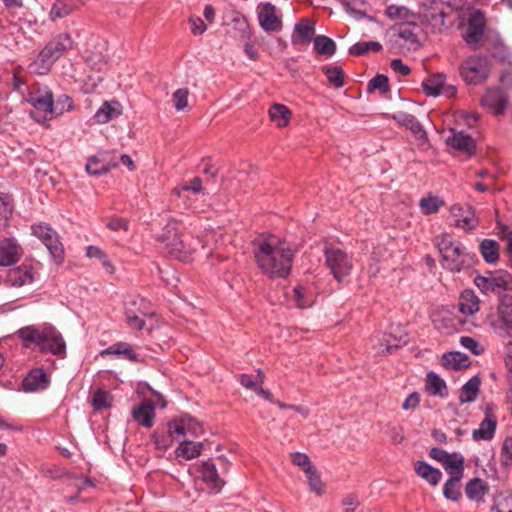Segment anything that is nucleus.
Returning a JSON list of instances; mask_svg holds the SVG:
<instances>
[{
  "label": "nucleus",
  "instance_id": "obj_1",
  "mask_svg": "<svg viewBox=\"0 0 512 512\" xmlns=\"http://www.w3.org/2000/svg\"><path fill=\"white\" fill-rule=\"evenodd\" d=\"M253 254L259 270L269 279L286 278L291 273L294 253L289 244L275 235L256 238Z\"/></svg>",
  "mask_w": 512,
  "mask_h": 512
},
{
  "label": "nucleus",
  "instance_id": "obj_2",
  "mask_svg": "<svg viewBox=\"0 0 512 512\" xmlns=\"http://www.w3.org/2000/svg\"><path fill=\"white\" fill-rule=\"evenodd\" d=\"M16 334L25 348L37 347L42 353L58 358L66 357V342L61 332L52 324L28 325L20 328Z\"/></svg>",
  "mask_w": 512,
  "mask_h": 512
},
{
  "label": "nucleus",
  "instance_id": "obj_3",
  "mask_svg": "<svg viewBox=\"0 0 512 512\" xmlns=\"http://www.w3.org/2000/svg\"><path fill=\"white\" fill-rule=\"evenodd\" d=\"M76 43L68 32H60L54 35L39 51L28 69L35 75H47L53 65L66 53L75 47Z\"/></svg>",
  "mask_w": 512,
  "mask_h": 512
},
{
  "label": "nucleus",
  "instance_id": "obj_4",
  "mask_svg": "<svg viewBox=\"0 0 512 512\" xmlns=\"http://www.w3.org/2000/svg\"><path fill=\"white\" fill-rule=\"evenodd\" d=\"M437 247L441 254L442 267L450 272L458 273L474 262V255L461 242L453 241L449 235L438 237Z\"/></svg>",
  "mask_w": 512,
  "mask_h": 512
},
{
  "label": "nucleus",
  "instance_id": "obj_5",
  "mask_svg": "<svg viewBox=\"0 0 512 512\" xmlns=\"http://www.w3.org/2000/svg\"><path fill=\"white\" fill-rule=\"evenodd\" d=\"M452 7L442 0H423L419 9V17L423 24L429 26L434 33H443L451 25Z\"/></svg>",
  "mask_w": 512,
  "mask_h": 512
},
{
  "label": "nucleus",
  "instance_id": "obj_6",
  "mask_svg": "<svg viewBox=\"0 0 512 512\" xmlns=\"http://www.w3.org/2000/svg\"><path fill=\"white\" fill-rule=\"evenodd\" d=\"M182 225L183 224L176 219H169L159 234L158 240L165 245L167 252L172 257L183 262H189L192 260L195 247L186 244L181 239L180 230Z\"/></svg>",
  "mask_w": 512,
  "mask_h": 512
},
{
  "label": "nucleus",
  "instance_id": "obj_7",
  "mask_svg": "<svg viewBox=\"0 0 512 512\" xmlns=\"http://www.w3.org/2000/svg\"><path fill=\"white\" fill-rule=\"evenodd\" d=\"M124 314L127 325L136 330H142L145 319L155 315L151 303L139 295H129L124 300Z\"/></svg>",
  "mask_w": 512,
  "mask_h": 512
},
{
  "label": "nucleus",
  "instance_id": "obj_8",
  "mask_svg": "<svg viewBox=\"0 0 512 512\" xmlns=\"http://www.w3.org/2000/svg\"><path fill=\"white\" fill-rule=\"evenodd\" d=\"M323 254L325 265L338 283H342L351 275L353 260L344 250L334 246H325Z\"/></svg>",
  "mask_w": 512,
  "mask_h": 512
},
{
  "label": "nucleus",
  "instance_id": "obj_9",
  "mask_svg": "<svg viewBox=\"0 0 512 512\" xmlns=\"http://www.w3.org/2000/svg\"><path fill=\"white\" fill-rule=\"evenodd\" d=\"M490 74V61L487 56L472 55L460 65V75L469 85L485 82Z\"/></svg>",
  "mask_w": 512,
  "mask_h": 512
},
{
  "label": "nucleus",
  "instance_id": "obj_10",
  "mask_svg": "<svg viewBox=\"0 0 512 512\" xmlns=\"http://www.w3.org/2000/svg\"><path fill=\"white\" fill-rule=\"evenodd\" d=\"M485 15L480 10H475L471 13L467 20L466 31L462 34V38L470 49L476 51L481 48L482 43L485 42Z\"/></svg>",
  "mask_w": 512,
  "mask_h": 512
},
{
  "label": "nucleus",
  "instance_id": "obj_11",
  "mask_svg": "<svg viewBox=\"0 0 512 512\" xmlns=\"http://www.w3.org/2000/svg\"><path fill=\"white\" fill-rule=\"evenodd\" d=\"M397 37L402 41V45L408 50H417L421 46L420 36L422 34L421 26L416 20L407 23H397L394 27Z\"/></svg>",
  "mask_w": 512,
  "mask_h": 512
},
{
  "label": "nucleus",
  "instance_id": "obj_12",
  "mask_svg": "<svg viewBox=\"0 0 512 512\" xmlns=\"http://www.w3.org/2000/svg\"><path fill=\"white\" fill-rule=\"evenodd\" d=\"M37 276V271L31 264L23 263L10 269L7 273L5 283L14 288L32 284Z\"/></svg>",
  "mask_w": 512,
  "mask_h": 512
},
{
  "label": "nucleus",
  "instance_id": "obj_13",
  "mask_svg": "<svg viewBox=\"0 0 512 512\" xmlns=\"http://www.w3.org/2000/svg\"><path fill=\"white\" fill-rule=\"evenodd\" d=\"M485 43L488 44L487 50L493 58L501 62L512 63V51L505 44L498 32L487 29Z\"/></svg>",
  "mask_w": 512,
  "mask_h": 512
},
{
  "label": "nucleus",
  "instance_id": "obj_14",
  "mask_svg": "<svg viewBox=\"0 0 512 512\" xmlns=\"http://www.w3.org/2000/svg\"><path fill=\"white\" fill-rule=\"evenodd\" d=\"M508 97L501 88H489L481 98V105L495 115L503 114L507 106Z\"/></svg>",
  "mask_w": 512,
  "mask_h": 512
},
{
  "label": "nucleus",
  "instance_id": "obj_15",
  "mask_svg": "<svg viewBox=\"0 0 512 512\" xmlns=\"http://www.w3.org/2000/svg\"><path fill=\"white\" fill-rule=\"evenodd\" d=\"M454 218L455 226L465 231L472 230L478 225V219L473 208L469 205L462 206L455 204L450 209Z\"/></svg>",
  "mask_w": 512,
  "mask_h": 512
},
{
  "label": "nucleus",
  "instance_id": "obj_16",
  "mask_svg": "<svg viewBox=\"0 0 512 512\" xmlns=\"http://www.w3.org/2000/svg\"><path fill=\"white\" fill-rule=\"evenodd\" d=\"M196 473L212 490L218 492L224 486L219 477L215 464L211 460L202 461L195 466Z\"/></svg>",
  "mask_w": 512,
  "mask_h": 512
},
{
  "label": "nucleus",
  "instance_id": "obj_17",
  "mask_svg": "<svg viewBox=\"0 0 512 512\" xmlns=\"http://www.w3.org/2000/svg\"><path fill=\"white\" fill-rule=\"evenodd\" d=\"M22 248L15 238L9 237L0 240V266H11L18 262Z\"/></svg>",
  "mask_w": 512,
  "mask_h": 512
},
{
  "label": "nucleus",
  "instance_id": "obj_18",
  "mask_svg": "<svg viewBox=\"0 0 512 512\" xmlns=\"http://www.w3.org/2000/svg\"><path fill=\"white\" fill-rule=\"evenodd\" d=\"M408 342L407 333L400 327L394 332L384 334L378 350L379 354H391L397 349L405 346Z\"/></svg>",
  "mask_w": 512,
  "mask_h": 512
},
{
  "label": "nucleus",
  "instance_id": "obj_19",
  "mask_svg": "<svg viewBox=\"0 0 512 512\" xmlns=\"http://www.w3.org/2000/svg\"><path fill=\"white\" fill-rule=\"evenodd\" d=\"M49 384L47 373L42 368H35L25 376L22 387L25 392H36L47 389Z\"/></svg>",
  "mask_w": 512,
  "mask_h": 512
},
{
  "label": "nucleus",
  "instance_id": "obj_20",
  "mask_svg": "<svg viewBox=\"0 0 512 512\" xmlns=\"http://www.w3.org/2000/svg\"><path fill=\"white\" fill-rule=\"evenodd\" d=\"M27 102L38 111L52 115L53 92L47 86L30 93Z\"/></svg>",
  "mask_w": 512,
  "mask_h": 512
},
{
  "label": "nucleus",
  "instance_id": "obj_21",
  "mask_svg": "<svg viewBox=\"0 0 512 512\" xmlns=\"http://www.w3.org/2000/svg\"><path fill=\"white\" fill-rule=\"evenodd\" d=\"M446 143L451 148L468 155H472L476 149L475 141L470 135L454 129L451 130V134L448 136Z\"/></svg>",
  "mask_w": 512,
  "mask_h": 512
},
{
  "label": "nucleus",
  "instance_id": "obj_22",
  "mask_svg": "<svg viewBox=\"0 0 512 512\" xmlns=\"http://www.w3.org/2000/svg\"><path fill=\"white\" fill-rule=\"evenodd\" d=\"M497 317L504 335L512 332V295H502L497 305Z\"/></svg>",
  "mask_w": 512,
  "mask_h": 512
},
{
  "label": "nucleus",
  "instance_id": "obj_23",
  "mask_svg": "<svg viewBox=\"0 0 512 512\" xmlns=\"http://www.w3.org/2000/svg\"><path fill=\"white\" fill-rule=\"evenodd\" d=\"M392 119H394L400 125L404 126L406 129L410 130L411 133L418 139L423 140L427 138V133L423 125L414 115L399 111L392 115Z\"/></svg>",
  "mask_w": 512,
  "mask_h": 512
},
{
  "label": "nucleus",
  "instance_id": "obj_24",
  "mask_svg": "<svg viewBox=\"0 0 512 512\" xmlns=\"http://www.w3.org/2000/svg\"><path fill=\"white\" fill-rule=\"evenodd\" d=\"M258 21L264 31H276L280 26V20L276 16L275 6L269 2L263 4L258 12Z\"/></svg>",
  "mask_w": 512,
  "mask_h": 512
},
{
  "label": "nucleus",
  "instance_id": "obj_25",
  "mask_svg": "<svg viewBox=\"0 0 512 512\" xmlns=\"http://www.w3.org/2000/svg\"><path fill=\"white\" fill-rule=\"evenodd\" d=\"M132 417L140 426L150 428L155 417V407L152 401L146 400L132 410Z\"/></svg>",
  "mask_w": 512,
  "mask_h": 512
},
{
  "label": "nucleus",
  "instance_id": "obj_26",
  "mask_svg": "<svg viewBox=\"0 0 512 512\" xmlns=\"http://www.w3.org/2000/svg\"><path fill=\"white\" fill-rule=\"evenodd\" d=\"M315 34V23L308 20L302 19L294 26V31L291 36L293 44L308 43L310 42Z\"/></svg>",
  "mask_w": 512,
  "mask_h": 512
},
{
  "label": "nucleus",
  "instance_id": "obj_27",
  "mask_svg": "<svg viewBox=\"0 0 512 512\" xmlns=\"http://www.w3.org/2000/svg\"><path fill=\"white\" fill-rule=\"evenodd\" d=\"M459 311L465 316H472L480 309V300L473 290H464L459 298Z\"/></svg>",
  "mask_w": 512,
  "mask_h": 512
},
{
  "label": "nucleus",
  "instance_id": "obj_28",
  "mask_svg": "<svg viewBox=\"0 0 512 512\" xmlns=\"http://www.w3.org/2000/svg\"><path fill=\"white\" fill-rule=\"evenodd\" d=\"M345 11L354 19L361 20L364 18L372 19L371 5L365 0H343Z\"/></svg>",
  "mask_w": 512,
  "mask_h": 512
},
{
  "label": "nucleus",
  "instance_id": "obj_29",
  "mask_svg": "<svg viewBox=\"0 0 512 512\" xmlns=\"http://www.w3.org/2000/svg\"><path fill=\"white\" fill-rule=\"evenodd\" d=\"M489 273V283L491 286V293L499 295H506L504 292L512 290V276L509 273Z\"/></svg>",
  "mask_w": 512,
  "mask_h": 512
},
{
  "label": "nucleus",
  "instance_id": "obj_30",
  "mask_svg": "<svg viewBox=\"0 0 512 512\" xmlns=\"http://www.w3.org/2000/svg\"><path fill=\"white\" fill-rule=\"evenodd\" d=\"M102 354L119 355L134 363H139L143 360V357L140 354L136 353L133 350L132 346L126 342L114 343L113 345L109 346L104 351H102Z\"/></svg>",
  "mask_w": 512,
  "mask_h": 512
},
{
  "label": "nucleus",
  "instance_id": "obj_31",
  "mask_svg": "<svg viewBox=\"0 0 512 512\" xmlns=\"http://www.w3.org/2000/svg\"><path fill=\"white\" fill-rule=\"evenodd\" d=\"M414 470L419 477L432 486H436L442 478L441 471L425 461H416L414 464Z\"/></svg>",
  "mask_w": 512,
  "mask_h": 512
},
{
  "label": "nucleus",
  "instance_id": "obj_32",
  "mask_svg": "<svg viewBox=\"0 0 512 512\" xmlns=\"http://www.w3.org/2000/svg\"><path fill=\"white\" fill-rule=\"evenodd\" d=\"M442 364L445 368L451 370L466 369L470 366L469 357L459 351L447 352L442 355Z\"/></svg>",
  "mask_w": 512,
  "mask_h": 512
},
{
  "label": "nucleus",
  "instance_id": "obj_33",
  "mask_svg": "<svg viewBox=\"0 0 512 512\" xmlns=\"http://www.w3.org/2000/svg\"><path fill=\"white\" fill-rule=\"evenodd\" d=\"M121 106L117 101L104 102L94 114V119L99 124H105L121 114Z\"/></svg>",
  "mask_w": 512,
  "mask_h": 512
},
{
  "label": "nucleus",
  "instance_id": "obj_34",
  "mask_svg": "<svg viewBox=\"0 0 512 512\" xmlns=\"http://www.w3.org/2000/svg\"><path fill=\"white\" fill-rule=\"evenodd\" d=\"M75 8V0H55L50 9L48 18L50 21L56 22L70 15Z\"/></svg>",
  "mask_w": 512,
  "mask_h": 512
},
{
  "label": "nucleus",
  "instance_id": "obj_35",
  "mask_svg": "<svg viewBox=\"0 0 512 512\" xmlns=\"http://www.w3.org/2000/svg\"><path fill=\"white\" fill-rule=\"evenodd\" d=\"M497 422L493 416H486L477 429L472 431V437L475 441H489L494 437Z\"/></svg>",
  "mask_w": 512,
  "mask_h": 512
},
{
  "label": "nucleus",
  "instance_id": "obj_36",
  "mask_svg": "<svg viewBox=\"0 0 512 512\" xmlns=\"http://www.w3.org/2000/svg\"><path fill=\"white\" fill-rule=\"evenodd\" d=\"M270 120L275 123V125L279 128L286 127L292 117V112L289 108L283 104L275 103L273 104L268 111Z\"/></svg>",
  "mask_w": 512,
  "mask_h": 512
},
{
  "label": "nucleus",
  "instance_id": "obj_37",
  "mask_svg": "<svg viewBox=\"0 0 512 512\" xmlns=\"http://www.w3.org/2000/svg\"><path fill=\"white\" fill-rule=\"evenodd\" d=\"M426 390L430 395L445 398L448 396L447 385L445 381L433 371L427 373Z\"/></svg>",
  "mask_w": 512,
  "mask_h": 512
},
{
  "label": "nucleus",
  "instance_id": "obj_38",
  "mask_svg": "<svg viewBox=\"0 0 512 512\" xmlns=\"http://www.w3.org/2000/svg\"><path fill=\"white\" fill-rule=\"evenodd\" d=\"M385 15L391 20H398V23H407L416 20V15L402 5H389L385 10Z\"/></svg>",
  "mask_w": 512,
  "mask_h": 512
},
{
  "label": "nucleus",
  "instance_id": "obj_39",
  "mask_svg": "<svg viewBox=\"0 0 512 512\" xmlns=\"http://www.w3.org/2000/svg\"><path fill=\"white\" fill-rule=\"evenodd\" d=\"M480 378L478 376L471 377L463 386L459 395L460 403H471L476 400L480 388Z\"/></svg>",
  "mask_w": 512,
  "mask_h": 512
},
{
  "label": "nucleus",
  "instance_id": "obj_40",
  "mask_svg": "<svg viewBox=\"0 0 512 512\" xmlns=\"http://www.w3.org/2000/svg\"><path fill=\"white\" fill-rule=\"evenodd\" d=\"M115 166L116 163H110L98 156H91L86 164V172L92 176H101Z\"/></svg>",
  "mask_w": 512,
  "mask_h": 512
},
{
  "label": "nucleus",
  "instance_id": "obj_41",
  "mask_svg": "<svg viewBox=\"0 0 512 512\" xmlns=\"http://www.w3.org/2000/svg\"><path fill=\"white\" fill-rule=\"evenodd\" d=\"M450 477L462 478L464 474V458L459 453H452L442 465Z\"/></svg>",
  "mask_w": 512,
  "mask_h": 512
},
{
  "label": "nucleus",
  "instance_id": "obj_42",
  "mask_svg": "<svg viewBox=\"0 0 512 512\" xmlns=\"http://www.w3.org/2000/svg\"><path fill=\"white\" fill-rule=\"evenodd\" d=\"M202 447V442L184 440L180 442L175 452L178 457H182L186 460H191L198 457L201 454Z\"/></svg>",
  "mask_w": 512,
  "mask_h": 512
},
{
  "label": "nucleus",
  "instance_id": "obj_43",
  "mask_svg": "<svg viewBox=\"0 0 512 512\" xmlns=\"http://www.w3.org/2000/svg\"><path fill=\"white\" fill-rule=\"evenodd\" d=\"M480 253L486 263L493 264L499 259V244L493 239H484L479 245Z\"/></svg>",
  "mask_w": 512,
  "mask_h": 512
},
{
  "label": "nucleus",
  "instance_id": "obj_44",
  "mask_svg": "<svg viewBox=\"0 0 512 512\" xmlns=\"http://www.w3.org/2000/svg\"><path fill=\"white\" fill-rule=\"evenodd\" d=\"M314 50L320 55L331 57L336 52V43L325 35H317L313 39Z\"/></svg>",
  "mask_w": 512,
  "mask_h": 512
},
{
  "label": "nucleus",
  "instance_id": "obj_45",
  "mask_svg": "<svg viewBox=\"0 0 512 512\" xmlns=\"http://www.w3.org/2000/svg\"><path fill=\"white\" fill-rule=\"evenodd\" d=\"M49 251L52 260L56 264H61L64 260V247L60 242L58 233H52L50 239L44 244Z\"/></svg>",
  "mask_w": 512,
  "mask_h": 512
},
{
  "label": "nucleus",
  "instance_id": "obj_46",
  "mask_svg": "<svg viewBox=\"0 0 512 512\" xmlns=\"http://www.w3.org/2000/svg\"><path fill=\"white\" fill-rule=\"evenodd\" d=\"M462 478L449 477L443 486V496L451 501L457 502L462 497L460 481Z\"/></svg>",
  "mask_w": 512,
  "mask_h": 512
},
{
  "label": "nucleus",
  "instance_id": "obj_47",
  "mask_svg": "<svg viewBox=\"0 0 512 512\" xmlns=\"http://www.w3.org/2000/svg\"><path fill=\"white\" fill-rule=\"evenodd\" d=\"M309 488L316 495L321 496L325 492V485L322 482L316 467H308L305 473Z\"/></svg>",
  "mask_w": 512,
  "mask_h": 512
},
{
  "label": "nucleus",
  "instance_id": "obj_48",
  "mask_svg": "<svg viewBox=\"0 0 512 512\" xmlns=\"http://www.w3.org/2000/svg\"><path fill=\"white\" fill-rule=\"evenodd\" d=\"M382 45L377 41L357 42L349 48V53L354 56H363L370 51L380 52Z\"/></svg>",
  "mask_w": 512,
  "mask_h": 512
},
{
  "label": "nucleus",
  "instance_id": "obj_49",
  "mask_svg": "<svg viewBox=\"0 0 512 512\" xmlns=\"http://www.w3.org/2000/svg\"><path fill=\"white\" fill-rule=\"evenodd\" d=\"M499 462L501 467L509 470L512 467V436L506 437L501 445Z\"/></svg>",
  "mask_w": 512,
  "mask_h": 512
},
{
  "label": "nucleus",
  "instance_id": "obj_50",
  "mask_svg": "<svg viewBox=\"0 0 512 512\" xmlns=\"http://www.w3.org/2000/svg\"><path fill=\"white\" fill-rule=\"evenodd\" d=\"M443 205V200L438 196L428 195L420 200L419 206L421 211L426 214H435Z\"/></svg>",
  "mask_w": 512,
  "mask_h": 512
},
{
  "label": "nucleus",
  "instance_id": "obj_51",
  "mask_svg": "<svg viewBox=\"0 0 512 512\" xmlns=\"http://www.w3.org/2000/svg\"><path fill=\"white\" fill-rule=\"evenodd\" d=\"M323 73L333 87L341 88L344 86V71L341 67H323Z\"/></svg>",
  "mask_w": 512,
  "mask_h": 512
},
{
  "label": "nucleus",
  "instance_id": "obj_52",
  "mask_svg": "<svg viewBox=\"0 0 512 512\" xmlns=\"http://www.w3.org/2000/svg\"><path fill=\"white\" fill-rule=\"evenodd\" d=\"M444 84L443 75H438L433 78H429L422 82L423 91L427 96L436 97L440 95L442 86Z\"/></svg>",
  "mask_w": 512,
  "mask_h": 512
},
{
  "label": "nucleus",
  "instance_id": "obj_53",
  "mask_svg": "<svg viewBox=\"0 0 512 512\" xmlns=\"http://www.w3.org/2000/svg\"><path fill=\"white\" fill-rule=\"evenodd\" d=\"M378 90L381 94H386L390 90L389 79L384 74H377L367 83V91L369 93Z\"/></svg>",
  "mask_w": 512,
  "mask_h": 512
},
{
  "label": "nucleus",
  "instance_id": "obj_54",
  "mask_svg": "<svg viewBox=\"0 0 512 512\" xmlns=\"http://www.w3.org/2000/svg\"><path fill=\"white\" fill-rule=\"evenodd\" d=\"M73 109L72 98L66 94H62L55 100L53 98L52 116L62 115L64 112L71 111Z\"/></svg>",
  "mask_w": 512,
  "mask_h": 512
},
{
  "label": "nucleus",
  "instance_id": "obj_55",
  "mask_svg": "<svg viewBox=\"0 0 512 512\" xmlns=\"http://www.w3.org/2000/svg\"><path fill=\"white\" fill-rule=\"evenodd\" d=\"M293 294L297 308L304 309L312 305L313 297L308 293L306 288L302 286H296L293 289Z\"/></svg>",
  "mask_w": 512,
  "mask_h": 512
},
{
  "label": "nucleus",
  "instance_id": "obj_56",
  "mask_svg": "<svg viewBox=\"0 0 512 512\" xmlns=\"http://www.w3.org/2000/svg\"><path fill=\"white\" fill-rule=\"evenodd\" d=\"M465 493L470 499H479L484 495V485L482 480L474 478L470 480L465 487Z\"/></svg>",
  "mask_w": 512,
  "mask_h": 512
},
{
  "label": "nucleus",
  "instance_id": "obj_57",
  "mask_svg": "<svg viewBox=\"0 0 512 512\" xmlns=\"http://www.w3.org/2000/svg\"><path fill=\"white\" fill-rule=\"evenodd\" d=\"M111 405V397L107 391L97 390L92 398V406L95 410H103Z\"/></svg>",
  "mask_w": 512,
  "mask_h": 512
},
{
  "label": "nucleus",
  "instance_id": "obj_58",
  "mask_svg": "<svg viewBox=\"0 0 512 512\" xmlns=\"http://www.w3.org/2000/svg\"><path fill=\"white\" fill-rule=\"evenodd\" d=\"M32 234L45 244L56 231L48 224L39 223L32 226Z\"/></svg>",
  "mask_w": 512,
  "mask_h": 512
},
{
  "label": "nucleus",
  "instance_id": "obj_59",
  "mask_svg": "<svg viewBox=\"0 0 512 512\" xmlns=\"http://www.w3.org/2000/svg\"><path fill=\"white\" fill-rule=\"evenodd\" d=\"M85 62L88 67L97 72H101L107 67V61L102 53H91L85 58Z\"/></svg>",
  "mask_w": 512,
  "mask_h": 512
},
{
  "label": "nucleus",
  "instance_id": "obj_60",
  "mask_svg": "<svg viewBox=\"0 0 512 512\" xmlns=\"http://www.w3.org/2000/svg\"><path fill=\"white\" fill-rule=\"evenodd\" d=\"M12 215V206L8 198L0 194V231L7 226Z\"/></svg>",
  "mask_w": 512,
  "mask_h": 512
},
{
  "label": "nucleus",
  "instance_id": "obj_61",
  "mask_svg": "<svg viewBox=\"0 0 512 512\" xmlns=\"http://www.w3.org/2000/svg\"><path fill=\"white\" fill-rule=\"evenodd\" d=\"M459 342L462 347L468 349L474 355H480L484 351L483 346L472 337L462 336Z\"/></svg>",
  "mask_w": 512,
  "mask_h": 512
},
{
  "label": "nucleus",
  "instance_id": "obj_62",
  "mask_svg": "<svg viewBox=\"0 0 512 512\" xmlns=\"http://www.w3.org/2000/svg\"><path fill=\"white\" fill-rule=\"evenodd\" d=\"M189 91L186 88L177 89L173 93V102L176 110H184L188 105Z\"/></svg>",
  "mask_w": 512,
  "mask_h": 512
},
{
  "label": "nucleus",
  "instance_id": "obj_63",
  "mask_svg": "<svg viewBox=\"0 0 512 512\" xmlns=\"http://www.w3.org/2000/svg\"><path fill=\"white\" fill-rule=\"evenodd\" d=\"M291 462L295 465V466H298V467H301L304 471V473H306V469H308V467H315L309 456L306 454V453H302V452H294L291 454Z\"/></svg>",
  "mask_w": 512,
  "mask_h": 512
},
{
  "label": "nucleus",
  "instance_id": "obj_64",
  "mask_svg": "<svg viewBox=\"0 0 512 512\" xmlns=\"http://www.w3.org/2000/svg\"><path fill=\"white\" fill-rule=\"evenodd\" d=\"M106 226L112 231H127L129 229L128 221L119 216L110 217Z\"/></svg>",
  "mask_w": 512,
  "mask_h": 512
}]
</instances>
